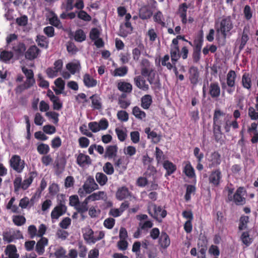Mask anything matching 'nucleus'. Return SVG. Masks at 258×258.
Instances as JSON below:
<instances>
[{"label":"nucleus","instance_id":"nucleus-46","mask_svg":"<svg viewBox=\"0 0 258 258\" xmlns=\"http://www.w3.org/2000/svg\"><path fill=\"white\" fill-rule=\"evenodd\" d=\"M242 83L243 87L249 89L251 87V79L247 74H244L242 78Z\"/></svg>","mask_w":258,"mask_h":258},{"label":"nucleus","instance_id":"nucleus-39","mask_svg":"<svg viewBox=\"0 0 258 258\" xmlns=\"http://www.w3.org/2000/svg\"><path fill=\"white\" fill-rule=\"evenodd\" d=\"M132 113L133 115L139 119H144L146 116L145 112L142 111L138 106H135L133 108Z\"/></svg>","mask_w":258,"mask_h":258},{"label":"nucleus","instance_id":"nucleus-3","mask_svg":"<svg viewBox=\"0 0 258 258\" xmlns=\"http://www.w3.org/2000/svg\"><path fill=\"white\" fill-rule=\"evenodd\" d=\"M98 188L99 186L94 178L89 176L87 178L82 187L79 189L78 194L80 197L83 198Z\"/></svg>","mask_w":258,"mask_h":258},{"label":"nucleus","instance_id":"nucleus-24","mask_svg":"<svg viewBox=\"0 0 258 258\" xmlns=\"http://www.w3.org/2000/svg\"><path fill=\"white\" fill-rule=\"evenodd\" d=\"M55 164L57 173H61L65 167V159L62 157H57L55 161Z\"/></svg>","mask_w":258,"mask_h":258},{"label":"nucleus","instance_id":"nucleus-1","mask_svg":"<svg viewBox=\"0 0 258 258\" xmlns=\"http://www.w3.org/2000/svg\"><path fill=\"white\" fill-rule=\"evenodd\" d=\"M17 36L15 34L9 35L6 38L7 46L12 48L16 54L21 55L23 54L26 50L25 45L17 41Z\"/></svg>","mask_w":258,"mask_h":258},{"label":"nucleus","instance_id":"nucleus-51","mask_svg":"<svg viewBox=\"0 0 258 258\" xmlns=\"http://www.w3.org/2000/svg\"><path fill=\"white\" fill-rule=\"evenodd\" d=\"M115 133L117 136L118 139L120 141L123 142L125 140L127 135L125 133V132L124 130L120 129L119 128H116L115 129Z\"/></svg>","mask_w":258,"mask_h":258},{"label":"nucleus","instance_id":"nucleus-47","mask_svg":"<svg viewBox=\"0 0 258 258\" xmlns=\"http://www.w3.org/2000/svg\"><path fill=\"white\" fill-rule=\"evenodd\" d=\"M37 151L40 154H46L49 151V147L48 145L41 143L37 146Z\"/></svg>","mask_w":258,"mask_h":258},{"label":"nucleus","instance_id":"nucleus-59","mask_svg":"<svg viewBox=\"0 0 258 258\" xmlns=\"http://www.w3.org/2000/svg\"><path fill=\"white\" fill-rule=\"evenodd\" d=\"M78 141L80 146L83 148L87 147L90 143L89 139L84 137L80 138Z\"/></svg>","mask_w":258,"mask_h":258},{"label":"nucleus","instance_id":"nucleus-64","mask_svg":"<svg viewBox=\"0 0 258 258\" xmlns=\"http://www.w3.org/2000/svg\"><path fill=\"white\" fill-rule=\"evenodd\" d=\"M154 72L153 69L151 67L141 68V73L143 76L147 77Z\"/></svg>","mask_w":258,"mask_h":258},{"label":"nucleus","instance_id":"nucleus-13","mask_svg":"<svg viewBox=\"0 0 258 258\" xmlns=\"http://www.w3.org/2000/svg\"><path fill=\"white\" fill-rule=\"evenodd\" d=\"M189 79L191 84L196 85L199 82V72L197 67H191L188 70Z\"/></svg>","mask_w":258,"mask_h":258},{"label":"nucleus","instance_id":"nucleus-45","mask_svg":"<svg viewBox=\"0 0 258 258\" xmlns=\"http://www.w3.org/2000/svg\"><path fill=\"white\" fill-rule=\"evenodd\" d=\"M38 45L42 48H46L48 47V42L46 40V38L43 36H37V39H36Z\"/></svg>","mask_w":258,"mask_h":258},{"label":"nucleus","instance_id":"nucleus-38","mask_svg":"<svg viewBox=\"0 0 258 258\" xmlns=\"http://www.w3.org/2000/svg\"><path fill=\"white\" fill-rule=\"evenodd\" d=\"M51 14L52 17L49 19L50 24L58 28H62V25L56 15L53 12H52Z\"/></svg>","mask_w":258,"mask_h":258},{"label":"nucleus","instance_id":"nucleus-5","mask_svg":"<svg viewBox=\"0 0 258 258\" xmlns=\"http://www.w3.org/2000/svg\"><path fill=\"white\" fill-rule=\"evenodd\" d=\"M3 239L8 243L13 241L15 239L23 238L22 233L19 230L9 229L3 233Z\"/></svg>","mask_w":258,"mask_h":258},{"label":"nucleus","instance_id":"nucleus-62","mask_svg":"<svg viewBox=\"0 0 258 258\" xmlns=\"http://www.w3.org/2000/svg\"><path fill=\"white\" fill-rule=\"evenodd\" d=\"M70 205L71 206L74 207L75 208L78 204L79 203L80 201L78 198V196L77 195L72 196L70 197Z\"/></svg>","mask_w":258,"mask_h":258},{"label":"nucleus","instance_id":"nucleus-31","mask_svg":"<svg viewBox=\"0 0 258 258\" xmlns=\"http://www.w3.org/2000/svg\"><path fill=\"white\" fill-rule=\"evenodd\" d=\"M170 55L171 60L173 64L178 60L180 57L179 50L178 46L171 47L170 50Z\"/></svg>","mask_w":258,"mask_h":258},{"label":"nucleus","instance_id":"nucleus-21","mask_svg":"<svg viewBox=\"0 0 258 258\" xmlns=\"http://www.w3.org/2000/svg\"><path fill=\"white\" fill-rule=\"evenodd\" d=\"M89 202L90 201L87 197L83 202H79L77 206L75 208V209L77 211V212L81 214L86 212L89 209L88 204Z\"/></svg>","mask_w":258,"mask_h":258},{"label":"nucleus","instance_id":"nucleus-44","mask_svg":"<svg viewBox=\"0 0 258 258\" xmlns=\"http://www.w3.org/2000/svg\"><path fill=\"white\" fill-rule=\"evenodd\" d=\"M163 166L166 170L168 175L172 174L176 169L175 166L172 163L168 161L164 162Z\"/></svg>","mask_w":258,"mask_h":258},{"label":"nucleus","instance_id":"nucleus-35","mask_svg":"<svg viewBox=\"0 0 258 258\" xmlns=\"http://www.w3.org/2000/svg\"><path fill=\"white\" fill-rule=\"evenodd\" d=\"M187 7L185 4H182L179 8L178 12L180 17L181 18L182 22L185 24L187 22L186 13L187 11Z\"/></svg>","mask_w":258,"mask_h":258},{"label":"nucleus","instance_id":"nucleus-8","mask_svg":"<svg viewBox=\"0 0 258 258\" xmlns=\"http://www.w3.org/2000/svg\"><path fill=\"white\" fill-rule=\"evenodd\" d=\"M67 211V207L64 201H60L58 204L53 209L51 213L52 219H57L64 214Z\"/></svg>","mask_w":258,"mask_h":258},{"label":"nucleus","instance_id":"nucleus-2","mask_svg":"<svg viewBox=\"0 0 258 258\" xmlns=\"http://www.w3.org/2000/svg\"><path fill=\"white\" fill-rule=\"evenodd\" d=\"M233 26L230 17L223 18L219 23L216 24L217 34H221L225 39L227 33L233 28Z\"/></svg>","mask_w":258,"mask_h":258},{"label":"nucleus","instance_id":"nucleus-58","mask_svg":"<svg viewBox=\"0 0 258 258\" xmlns=\"http://www.w3.org/2000/svg\"><path fill=\"white\" fill-rule=\"evenodd\" d=\"M88 127L93 133H96L101 130L98 122L96 121L89 122L88 124Z\"/></svg>","mask_w":258,"mask_h":258},{"label":"nucleus","instance_id":"nucleus-32","mask_svg":"<svg viewBox=\"0 0 258 258\" xmlns=\"http://www.w3.org/2000/svg\"><path fill=\"white\" fill-rule=\"evenodd\" d=\"M211 166L215 167L219 165L221 163L220 155L218 152L213 153L210 156Z\"/></svg>","mask_w":258,"mask_h":258},{"label":"nucleus","instance_id":"nucleus-33","mask_svg":"<svg viewBox=\"0 0 258 258\" xmlns=\"http://www.w3.org/2000/svg\"><path fill=\"white\" fill-rule=\"evenodd\" d=\"M14 54L12 52L3 50L0 54V60L4 62H8L13 57Z\"/></svg>","mask_w":258,"mask_h":258},{"label":"nucleus","instance_id":"nucleus-20","mask_svg":"<svg viewBox=\"0 0 258 258\" xmlns=\"http://www.w3.org/2000/svg\"><path fill=\"white\" fill-rule=\"evenodd\" d=\"M117 89L121 92L130 93L132 92L133 89L132 85L125 82H120L118 83Z\"/></svg>","mask_w":258,"mask_h":258},{"label":"nucleus","instance_id":"nucleus-12","mask_svg":"<svg viewBox=\"0 0 258 258\" xmlns=\"http://www.w3.org/2000/svg\"><path fill=\"white\" fill-rule=\"evenodd\" d=\"M40 53V50L36 45L31 46L25 52V57L29 60L37 58Z\"/></svg>","mask_w":258,"mask_h":258},{"label":"nucleus","instance_id":"nucleus-34","mask_svg":"<svg viewBox=\"0 0 258 258\" xmlns=\"http://www.w3.org/2000/svg\"><path fill=\"white\" fill-rule=\"evenodd\" d=\"M117 152V147L116 145L108 146L105 152V156L109 158L114 157L116 155Z\"/></svg>","mask_w":258,"mask_h":258},{"label":"nucleus","instance_id":"nucleus-41","mask_svg":"<svg viewBox=\"0 0 258 258\" xmlns=\"http://www.w3.org/2000/svg\"><path fill=\"white\" fill-rule=\"evenodd\" d=\"M114 161L115 169L119 171V173H122L126 169V167L122 165V159L120 158L117 160L114 159Z\"/></svg>","mask_w":258,"mask_h":258},{"label":"nucleus","instance_id":"nucleus-63","mask_svg":"<svg viewBox=\"0 0 258 258\" xmlns=\"http://www.w3.org/2000/svg\"><path fill=\"white\" fill-rule=\"evenodd\" d=\"M248 115L252 120H256L258 119V111L256 112L252 107H250L249 108Z\"/></svg>","mask_w":258,"mask_h":258},{"label":"nucleus","instance_id":"nucleus-54","mask_svg":"<svg viewBox=\"0 0 258 258\" xmlns=\"http://www.w3.org/2000/svg\"><path fill=\"white\" fill-rule=\"evenodd\" d=\"M51 101L53 103V109L59 110L62 108V103L60 101V100L58 97H56L55 99H53Z\"/></svg>","mask_w":258,"mask_h":258},{"label":"nucleus","instance_id":"nucleus-6","mask_svg":"<svg viewBox=\"0 0 258 258\" xmlns=\"http://www.w3.org/2000/svg\"><path fill=\"white\" fill-rule=\"evenodd\" d=\"M148 212L154 218L158 220L159 217L164 218L166 216V210H163L161 207L151 204L148 207Z\"/></svg>","mask_w":258,"mask_h":258},{"label":"nucleus","instance_id":"nucleus-27","mask_svg":"<svg viewBox=\"0 0 258 258\" xmlns=\"http://www.w3.org/2000/svg\"><path fill=\"white\" fill-rule=\"evenodd\" d=\"M90 99L92 101V107L94 108L100 109L102 108L101 99L98 95H93L90 97Z\"/></svg>","mask_w":258,"mask_h":258},{"label":"nucleus","instance_id":"nucleus-4","mask_svg":"<svg viewBox=\"0 0 258 258\" xmlns=\"http://www.w3.org/2000/svg\"><path fill=\"white\" fill-rule=\"evenodd\" d=\"M104 236V234L102 231L96 232L94 235L93 231L90 228H87L84 234L85 240L89 243H95L96 241L100 240Z\"/></svg>","mask_w":258,"mask_h":258},{"label":"nucleus","instance_id":"nucleus-50","mask_svg":"<svg viewBox=\"0 0 258 258\" xmlns=\"http://www.w3.org/2000/svg\"><path fill=\"white\" fill-rule=\"evenodd\" d=\"M13 221L17 226H21L25 223L26 219L22 216H15L13 217Z\"/></svg>","mask_w":258,"mask_h":258},{"label":"nucleus","instance_id":"nucleus-11","mask_svg":"<svg viewBox=\"0 0 258 258\" xmlns=\"http://www.w3.org/2000/svg\"><path fill=\"white\" fill-rule=\"evenodd\" d=\"M77 163L82 167L88 166L91 164L90 157L83 153H79L77 157Z\"/></svg>","mask_w":258,"mask_h":258},{"label":"nucleus","instance_id":"nucleus-25","mask_svg":"<svg viewBox=\"0 0 258 258\" xmlns=\"http://www.w3.org/2000/svg\"><path fill=\"white\" fill-rule=\"evenodd\" d=\"M36 173L34 172H30L28 177L24 180L21 184V188L23 189H26L31 184L34 177L36 176Z\"/></svg>","mask_w":258,"mask_h":258},{"label":"nucleus","instance_id":"nucleus-22","mask_svg":"<svg viewBox=\"0 0 258 258\" xmlns=\"http://www.w3.org/2000/svg\"><path fill=\"white\" fill-rule=\"evenodd\" d=\"M130 196V192L128 188L126 187H121L119 188L116 194V197L119 200H122Z\"/></svg>","mask_w":258,"mask_h":258},{"label":"nucleus","instance_id":"nucleus-30","mask_svg":"<svg viewBox=\"0 0 258 258\" xmlns=\"http://www.w3.org/2000/svg\"><path fill=\"white\" fill-rule=\"evenodd\" d=\"M67 69L73 75L80 71L81 69L80 63L77 62H70L66 65Z\"/></svg>","mask_w":258,"mask_h":258},{"label":"nucleus","instance_id":"nucleus-49","mask_svg":"<svg viewBox=\"0 0 258 258\" xmlns=\"http://www.w3.org/2000/svg\"><path fill=\"white\" fill-rule=\"evenodd\" d=\"M103 169L104 172L108 175H112L114 172V168L112 164L110 162L106 163Z\"/></svg>","mask_w":258,"mask_h":258},{"label":"nucleus","instance_id":"nucleus-9","mask_svg":"<svg viewBox=\"0 0 258 258\" xmlns=\"http://www.w3.org/2000/svg\"><path fill=\"white\" fill-rule=\"evenodd\" d=\"M245 194L243 188L241 187H239L233 197L234 203L237 205H244L245 203Z\"/></svg>","mask_w":258,"mask_h":258},{"label":"nucleus","instance_id":"nucleus-43","mask_svg":"<svg viewBox=\"0 0 258 258\" xmlns=\"http://www.w3.org/2000/svg\"><path fill=\"white\" fill-rule=\"evenodd\" d=\"M74 38L76 41L81 42L85 40L86 35L82 30L79 29L75 32Z\"/></svg>","mask_w":258,"mask_h":258},{"label":"nucleus","instance_id":"nucleus-56","mask_svg":"<svg viewBox=\"0 0 258 258\" xmlns=\"http://www.w3.org/2000/svg\"><path fill=\"white\" fill-rule=\"evenodd\" d=\"M169 59V56L168 55H165L162 59L161 64L163 66H166L168 70H171L173 68V66L168 62Z\"/></svg>","mask_w":258,"mask_h":258},{"label":"nucleus","instance_id":"nucleus-55","mask_svg":"<svg viewBox=\"0 0 258 258\" xmlns=\"http://www.w3.org/2000/svg\"><path fill=\"white\" fill-rule=\"evenodd\" d=\"M153 226V223L151 221H140L139 227L142 230H146L151 228Z\"/></svg>","mask_w":258,"mask_h":258},{"label":"nucleus","instance_id":"nucleus-40","mask_svg":"<svg viewBox=\"0 0 258 258\" xmlns=\"http://www.w3.org/2000/svg\"><path fill=\"white\" fill-rule=\"evenodd\" d=\"M97 182L101 185H104L107 182L108 178L107 176L103 173L98 172L95 176Z\"/></svg>","mask_w":258,"mask_h":258},{"label":"nucleus","instance_id":"nucleus-15","mask_svg":"<svg viewBox=\"0 0 258 258\" xmlns=\"http://www.w3.org/2000/svg\"><path fill=\"white\" fill-rule=\"evenodd\" d=\"M220 88L218 83L210 84L209 87V93L212 98H217L220 94Z\"/></svg>","mask_w":258,"mask_h":258},{"label":"nucleus","instance_id":"nucleus-53","mask_svg":"<svg viewBox=\"0 0 258 258\" xmlns=\"http://www.w3.org/2000/svg\"><path fill=\"white\" fill-rule=\"evenodd\" d=\"M241 239L243 243L246 246H248L251 243V239L249 238V234L247 232H243L242 234Z\"/></svg>","mask_w":258,"mask_h":258},{"label":"nucleus","instance_id":"nucleus-42","mask_svg":"<svg viewBox=\"0 0 258 258\" xmlns=\"http://www.w3.org/2000/svg\"><path fill=\"white\" fill-rule=\"evenodd\" d=\"M213 132L216 141L218 142L222 138L221 125L213 124Z\"/></svg>","mask_w":258,"mask_h":258},{"label":"nucleus","instance_id":"nucleus-61","mask_svg":"<svg viewBox=\"0 0 258 258\" xmlns=\"http://www.w3.org/2000/svg\"><path fill=\"white\" fill-rule=\"evenodd\" d=\"M131 139L135 143H138L140 141V134L138 131H134L131 133Z\"/></svg>","mask_w":258,"mask_h":258},{"label":"nucleus","instance_id":"nucleus-29","mask_svg":"<svg viewBox=\"0 0 258 258\" xmlns=\"http://www.w3.org/2000/svg\"><path fill=\"white\" fill-rule=\"evenodd\" d=\"M236 74L234 71L230 70L227 75V84L230 87H234L236 79Z\"/></svg>","mask_w":258,"mask_h":258},{"label":"nucleus","instance_id":"nucleus-52","mask_svg":"<svg viewBox=\"0 0 258 258\" xmlns=\"http://www.w3.org/2000/svg\"><path fill=\"white\" fill-rule=\"evenodd\" d=\"M117 116L118 119L122 121H126L128 119V113L124 110L118 111Z\"/></svg>","mask_w":258,"mask_h":258},{"label":"nucleus","instance_id":"nucleus-26","mask_svg":"<svg viewBox=\"0 0 258 258\" xmlns=\"http://www.w3.org/2000/svg\"><path fill=\"white\" fill-rule=\"evenodd\" d=\"M152 15L151 11L146 6L142 7L139 11V17L143 20L150 18Z\"/></svg>","mask_w":258,"mask_h":258},{"label":"nucleus","instance_id":"nucleus-36","mask_svg":"<svg viewBox=\"0 0 258 258\" xmlns=\"http://www.w3.org/2000/svg\"><path fill=\"white\" fill-rule=\"evenodd\" d=\"M160 243L162 247L166 248L170 243V239L168 235L165 232H162L160 240Z\"/></svg>","mask_w":258,"mask_h":258},{"label":"nucleus","instance_id":"nucleus-28","mask_svg":"<svg viewBox=\"0 0 258 258\" xmlns=\"http://www.w3.org/2000/svg\"><path fill=\"white\" fill-rule=\"evenodd\" d=\"M152 103V98L150 95H145L141 98V106L145 109H148Z\"/></svg>","mask_w":258,"mask_h":258},{"label":"nucleus","instance_id":"nucleus-23","mask_svg":"<svg viewBox=\"0 0 258 258\" xmlns=\"http://www.w3.org/2000/svg\"><path fill=\"white\" fill-rule=\"evenodd\" d=\"M83 82L85 85L88 88L95 87L97 84V81L88 74L84 76Z\"/></svg>","mask_w":258,"mask_h":258},{"label":"nucleus","instance_id":"nucleus-57","mask_svg":"<svg viewBox=\"0 0 258 258\" xmlns=\"http://www.w3.org/2000/svg\"><path fill=\"white\" fill-rule=\"evenodd\" d=\"M115 224V220L112 218H109L104 221V225L108 229H112Z\"/></svg>","mask_w":258,"mask_h":258},{"label":"nucleus","instance_id":"nucleus-7","mask_svg":"<svg viewBox=\"0 0 258 258\" xmlns=\"http://www.w3.org/2000/svg\"><path fill=\"white\" fill-rule=\"evenodd\" d=\"M11 167L18 173H21L25 167V162L19 155H14L10 159Z\"/></svg>","mask_w":258,"mask_h":258},{"label":"nucleus","instance_id":"nucleus-17","mask_svg":"<svg viewBox=\"0 0 258 258\" xmlns=\"http://www.w3.org/2000/svg\"><path fill=\"white\" fill-rule=\"evenodd\" d=\"M5 252L8 256H3L2 258H18L19 254L17 253V248L14 245H9L7 246Z\"/></svg>","mask_w":258,"mask_h":258},{"label":"nucleus","instance_id":"nucleus-14","mask_svg":"<svg viewBox=\"0 0 258 258\" xmlns=\"http://www.w3.org/2000/svg\"><path fill=\"white\" fill-rule=\"evenodd\" d=\"M136 86L140 89L147 91L149 90V85L146 84V80L141 76H138L134 78Z\"/></svg>","mask_w":258,"mask_h":258},{"label":"nucleus","instance_id":"nucleus-10","mask_svg":"<svg viewBox=\"0 0 258 258\" xmlns=\"http://www.w3.org/2000/svg\"><path fill=\"white\" fill-rule=\"evenodd\" d=\"M222 178V174L219 169L213 171L209 177V182L215 186H218Z\"/></svg>","mask_w":258,"mask_h":258},{"label":"nucleus","instance_id":"nucleus-19","mask_svg":"<svg viewBox=\"0 0 258 258\" xmlns=\"http://www.w3.org/2000/svg\"><path fill=\"white\" fill-rule=\"evenodd\" d=\"M87 198L90 201H95L100 200H105L107 199V195L104 191H100L90 195L87 197Z\"/></svg>","mask_w":258,"mask_h":258},{"label":"nucleus","instance_id":"nucleus-60","mask_svg":"<svg viewBox=\"0 0 258 258\" xmlns=\"http://www.w3.org/2000/svg\"><path fill=\"white\" fill-rule=\"evenodd\" d=\"M78 17L84 21H90L91 20V17L86 12L81 11L78 14Z\"/></svg>","mask_w":258,"mask_h":258},{"label":"nucleus","instance_id":"nucleus-16","mask_svg":"<svg viewBox=\"0 0 258 258\" xmlns=\"http://www.w3.org/2000/svg\"><path fill=\"white\" fill-rule=\"evenodd\" d=\"M225 113L219 109H216L213 116V124L220 125L224 121Z\"/></svg>","mask_w":258,"mask_h":258},{"label":"nucleus","instance_id":"nucleus-18","mask_svg":"<svg viewBox=\"0 0 258 258\" xmlns=\"http://www.w3.org/2000/svg\"><path fill=\"white\" fill-rule=\"evenodd\" d=\"M48 244L46 238L42 237L36 243L35 250L39 255H42L44 252V247Z\"/></svg>","mask_w":258,"mask_h":258},{"label":"nucleus","instance_id":"nucleus-48","mask_svg":"<svg viewBox=\"0 0 258 258\" xmlns=\"http://www.w3.org/2000/svg\"><path fill=\"white\" fill-rule=\"evenodd\" d=\"M184 172L186 175L189 177L195 176L194 169L190 164H187L185 166Z\"/></svg>","mask_w":258,"mask_h":258},{"label":"nucleus","instance_id":"nucleus-37","mask_svg":"<svg viewBox=\"0 0 258 258\" xmlns=\"http://www.w3.org/2000/svg\"><path fill=\"white\" fill-rule=\"evenodd\" d=\"M127 68L124 66L115 69L112 73V75L114 77H123L127 73Z\"/></svg>","mask_w":258,"mask_h":258}]
</instances>
